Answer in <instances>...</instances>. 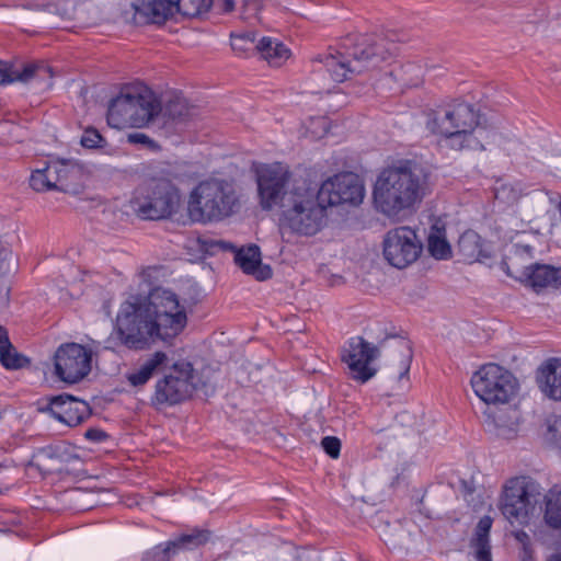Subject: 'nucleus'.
Listing matches in <instances>:
<instances>
[{"label": "nucleus", "mask_w": 561, "mask_h": 561, "mask_svg": "<svg viewBox=\"0 0 561 561\" xmlns=\"http://www.w3.org/2000/svg\"><path fill=\"white\" fill-rule=\"evenodd\" d=\"M0 363L11 370L21 369L30 365V359L19 353L12 345L5 328L0 325Z\"/></svg>", "instance_id": "393cba45"}, {"label": "nucleus", "mask_w": 561, "mask_h": 561, "mask_svg": "<svg viewBox=\"0 0 561 561\" xmlns=\"http://www.w3.org/2000/svg\"><path fill=\"white\" fill-rule=\"evenodd\" d=\"M397 78L407 87H417L423 82L424 69L417 64H407L396 72Z\"/></svg>", "instance_id": "f704fd0d"}, {"label": "nucleus", "mask_w": 561, "mask_h": 561, "mask_svg": "<svg viewBox=\"0 0 561 561\" xmlns=\"http://www.w3.org/2000/svg\"><path fill=\"white\" fill-rule=\"evenodd\" d=\"M380 354L377 346L368 343L362 336L352 337L343 351L342 360L347 365L353 379L366 382L373 378L377 370L370 363Z\"/></svg>", "instance_id": "f3484780"}, {"label": "nucleus", "mask_w": 561, "mask_h": 561, "mask_svg": "<svg viewBox=\"0 0 561 561\" xmlns=\"http://www.w3.org/2000/svg\"><path fill=\"white\" fill-rule=\"evenodd\" d=\"M255 49L262 55V57L272 66H280L288 57L289 49L277 39L272 37H263Z\"/></svg>", "instance_id": "c85d7f7f"}, {"label": "nucleus", "mask_w": 561, "mask_h": 561, "mask_svg": "<svg viewBox=\"0 0 561 561\" xmlns=\"http://www.w3.org/2000/svg\"><path fill=\"white\" fill-rule=\"evenodd\" d=\"M493 519L489 515L481 517L477 524L474 537L472 539V546L476 548L477 561H492L489 539Z\"/></svg>", "instance_id": "bb28decb"}, {"label": "nucleus", "mask_w": 561, "mask_h": 561, "mask_svg": "<svg viewBox=\"0 0 561 561\" xmlns=\"http://www.w3.org/2000/svg\"><path fill=\"white\" fill-rule=\"evenodd\" d=\"M161 104L146 87H128L114 98L107 110V124L116 129L140 128L161 112Z\"/></svg>", "instance_id": "0eeeda50"}, {"label": "nucleus", "mask_w": 561, "mask_h": 561, "mask_svg": "<svg viewBox=\"0 0 561 561\" xmlns=\"http://www.w3.org/2000/svg\"><path fill=\"white\" fill-rule=\"evenodd\" d=\"M172 554L171 549H169V545L164 548H161L160 546L154 547L150 551L146 552V554L142 558V561H169L170 556Z\"/></svg>", "instance_id": "79ce46f5"}, {"label": "nucleus", "mask_w": 561, "mask_h": 561, "mask_svg": "<svg viewBox=\"0 0 561 561\" xmlns=\"http://www.w3.org/2000/svg\"><path fill=\"white\" fill-rule=\"evenodd\" d=\"M51 77L50 69L44 64H9L0 60V85L13 82L27 83L33 79Z\"/></svg>", "instance_id": "aec40b11"}, {"label": "nucleus", "mask_w": 561, "mask_h": 561, "mask_svg": "<svg viewBox=\"0 0 561 561\" xmlns=\"http://www.w3.org/2000/svg\"><path fill=\"white\" fill-rule=\"evenodd\" d=\"M37 457L42 462L51 461L55 470H62L64 465L77 460V455L72 454L71 447L65 443H58L43 447L38 450Z\"/></svg>", "instance_id": "cd10ccee"}, {"label": "nucleus", "mask_w": 561, "mask_h": 561, "mask_svg": "<svg viewBox=\"0 0 561 561\" xmlns=\"http://www.w3.org/2000/svg\"><path fill=\"white\" fill-rule=\"evenodd\" d=\"M423 251V242L416 231L409 226H400L386 232L382 240L385 260L393 267L402 270L414 263Z\"/></svg>", "instance_id": "4468645a"}, {"label": "nucleus", "mask_w": 561, "mask_h": 561, "mask_svg": "<svg viewBox=\"0 0 561 561\" xmlns=\"http://www.w3.org/2000/svg\"><path fill=\"white\" fill-rule=\"evenodd\" d=\"M497 436H501V437H504V438H511L515 435V430L514 428H504L502 426H497Z\"/></svg>", "instance_id": "de8ad7c7"}, {"label": "nucleus", "mask_w": 561, "mask_h": 561, "mask_svg": "<svg viewBox=\"0 0 561 561\" xmlns=\"http://www.w3.org/2000/svg\"><path fill=\"white\" fill-rule=\"evenodd\" d=\"M542 427L545 440L551 445L561 446V415H549Z\"/></svg>", "instance_id": "c9c22d12"}, {"label": "nucleus", "mask_w": 561, "mask_h": 561, "mask_svg": "<svg viewBox=\"0 0 561 561\" xmlns=\"http://www.w3.org/2000/svg\"><path fill=\"white\" fill-rule=\"evenodd\" d=\"M317 124L320 125L323 129V135L328 133V123L324 117L318 118Z\"/></svg>", "instance_id": "8fccbe9b"}, {"label": "nucleus", "mask_w": 561, "mask_h": 561, "mask_svg": "<svg viewBox=\"0 0 561 561\" xmlns=\"http://www.w3.org/2000/svg\"><path fill=\"white\" fill-rule=\"evenodd\" d=\"M536 381L546 397L561 401V359L545 360L537 369Z\"/></svg>", "instance_id": "412c9836"}, {"label": "nucleus", "mask_w": 561, "mask_h": 561, "mask_svg": "<svg viewBox=\"0 0 561 561\" xmlns=\"http://www.w3.org/2000/svg\"><path fill=\"white\" fill-rule=\"evenodd\" d=\"M179 202L178 190L171 180L154 176L138 188L131 204L141 218L157 220L171 216Z\"/></svg>", "instance_id": "1a4fd4ad"}, {"label": "nucleus", "mask_w": 561, "mask_h": 561, "mask_svg": "<svg viewBox=\"0 0 561 561\" xmlns=\"http://www.w3.org/2000/svg\"><path fill=\"white\" fill-rule=\"evenodd\" d=\"M392 53V47L381 36L350 35L337 49L323 56L319 61L334 81L343 82L376 68Z\"/></svg>", "instance_id": "39448f33"}, {"label": "nucleus", "mask_w": 561, "mask_h": 561, "mask_svg": "<svg viewBox=\"0 0 561 561\" xmlns=\"http://www.w3.org/2000/svg\"><path fill=\"white\" fill-rule=\"evenodd\" d=\"M127 141L134 145H142L146 147H153L156 144L144 133H131L127 136Z\"/></svg>", "instance_id": "c03bdc74"}, {"label": "nucleus", "mask_w": 561, "mask_h": 561, "mask_svg": "<svg viewBox=\"0 0 561 561\" xmlns=\"http://www.w3.org/2000/svg\"><path fill=\"white\" fill-rule=\"evenodd\" d=\"M160 173H168V174H170V170L167 167H164L163 169H161Z\"/></svg>", "instance_id": "6e6d98bb"}, {"label": "nucleus", "mask_w": 561, "mask_h": 561, "mask_svg": "<svg viewBox=\"0 0 561 561\" xmlns=\"http://www.w3.org/2000/svg\"><path fill=\"white\" fill-rule=\"evenodd\" d=\"M506 273L530 286L536 291L543 288L558 289L561 287V267L553 265L533 263L525 266L518 274H515L508 266Z\"/></svg>", "instance_id": "6ab92c4d"}, {"label": "nucleus", "mask_w": 561, "mask_h": 561, "mask_svg": "<svg viewBox=\"0 0 561 561\" xmlns=\"http://www.w3.org/2000/svg\"><path fill=\"white\" fill-rule=\"evenodd\" d=\"M193 110L185 99L174 98L167 103L163 115L173 121H184L193 115Z\"/></svg>", "instance_id": "72a5a7b5"}, {"label": "nucleus", "mask_w": 561, "mask_h": 561, "mask_svg": "<svg viewBox=\"0 0 561 561\" xmlns=\"http://www.w3.org/2000/svg\"><path fill=\"white\" fill-rule=\"evenodd\" d=\"M523 190L519 183L497 182L494 186V197L504 205L515 204L522 196Z\"/></svg>", "instance_id": "473e14b6"}, {"label": "nucleus", "mask_w": 561, "mask_h": 561, "mask_svg": "<svg viewBox=\"0 0 561 561\" xmlns=\"http://www.w3.org/2000/svg\"><path fill=\"white\" fill-rule=\"evenodd\" d=\"M44 170L48 175L49 182H51L54 191L62 192L67 190L70 180L77 173L75 164L70 160L49 161L44 167Z\"/></svg>", "instance_id": "b1692460"}, {"label": "nucleus", "mask_w": 561, "mask_h": 561, "mask_svg": "<svg viewBox=\"0 0 561 561\" xmlns=\"http://www.w3.org/2000/svg\"><path fill=\"white\" fill-rule=\"evenodd\" d=\"M169 364L167 353L158 351L148 356L133 373L127 375L128 382L134 387L146 385L153 375L162 371Z\"/></svg>", "instance_id": "4be33fe9"}, {"label": "nucleus", "mask_w": 561, "mask_h": 561, "mask_svg": "<svg viewBox=\"0 0 561 561\" xmlns=\"http://www.w3.org/2000/svg\"><path fill=\"white\" fill-rule=\"evenodd\" d=\"M234 261L245 274L253 275L259 280H265L272 276L270 266H262L261 264V253L257 245L240 249L234 255Z\"/></svg>", "instance_id": "5701e85b"}, {"label": "nucleus", "mask_w": 561, "mask_h": 561, "mask_svg": "<svg viewBox=\"0 0 561 561\" xmlns=\"http://www.w3.org/2000/svg\"><path fill=\"white\" fill-rule=\"evenodd\" d=\"M186 325V309L179 296L170 289L156 287L145 298L121 305L115 329L124 346L141 351L157 341L171 343Z\"/></svg>", "instance_id": "f257e3e1"}, {"label": "nucleus", "mask_w": 561, "mask_h": 561, "mask_svg": "<svg viewBox=\"0 0 561 561\" xmlns=\"http://www.w3.org/2000/svg\"><path fill=\"white\" fill-rule=\"evenodd\" d=\"M547 561H561V551H557V552H553L551 553Z\"/></svg>", "instance_id": "603ef678"}, {"label": "nucleus", "mask_w": 561, "mask_h": 561, "mask_svg": "<svg viewBox=\"0 0 561 561\" xmlns=\"http://www.w3.org/2000/svg\"><path fill=\"white\" fill-rule=\"evenodd\" d=\"M254 37L251 34L231 35V48L238 54L255 49Z\"/></svg>", "instance_id": "ea45409f"}, {"label": "nucleus", "mask_w": 561, "mask_h": 561, "mask_svg": "<svg viewBox=\"0 0 561 561\" xmlns=\"http://www.w3.org/2000/svg\"><path fill=\"white\" fill-rule=\"evenodd\" d=\"M474 393L486 404H505L515 394L517 380L497 364L483 365L471 378Z\"/></svg>", "instance_id": "9d476101"}, {"label": "nucleus", "mask_w": 561, "mask_h": 561, "mask_svg": "<svg viewBox=\"0 0 561 561\" xmlns=\"http://www.w3.org/2000/svg\"><path fill=\"white\" fill-rule=\"evenodd\" d=\"M397 352L400 355L399 365H398V377L402 379L410 371L411 362H412V348L410 343L407 341H399L397 344Z\"/></svg>", "instance_id": "4c0bfd02"}, {"label": "nucleus", "mask_w": 561, "mask_h": 561, "mask_svg": "<svg viewBox=\"0 0 561 561\" xmlns=\"http://www.w3.org/2000/svg\"><path fill=\"white\" fill-rule=\"evenodd\" d=\"M462 485H463V488L466 489V491H467L468 493H471V492H472V489H470V488L467 485V482H465V481H463V482H462Z\"/></svg>", "instance_id": "5fc2aeb1"}, {"label": "nucleus", "mask_w": 561, "mask_h": 561, "mask_svg": "<svg viewBox=\"0 0 561 561\" xmlns=\"http://www.w3.org/2000/svg\"><path fill=\"white\" fill-rule=\"evenodd\" d=\"M427 250L437 260H446L451 255L444 226H438V224L432 226L427 238Z\"/></svg>", "instance_id": "7c9ffc66"}, {"label": "nucleus", "mask_w": 561, "mask_h": 561, "mask_svg": "<svg viewBox=\"0 0 561 561\" xmlns=\"http://www.w3.org/2000/svg\"><path fill=\"white\" fill-rule=\"evenodd\" d=\"M54 365L60 380L77 383L91 371L92 351L78 343L62 344L55 353Z\"/></svg>", "instance_id": "2eb2a0df"}, {"label": "nucleus", "mask_w": 561, "mask_h": 561, "mask_svg": "<svg viewBox=\"0 0 561 561\" xmlns=\"http://www.w3.org/2000/svg\"><path fill=\"white\" fill-rule=\"evenodd\" d=\"M45 411L68 426L81 424L91 414L90 405L85 401L67 393L49 398Z\"/></svg>", "instance_id": "a211bd4d"}, {"label": "nucleus", "mask_w": 561, "mask_h": 561, "mask_svg": "<svg viewBox=\"0 0 561 561\" xmlns=\"http://www.w3.org/2000/svg\"><path fill=\"white\" fill-rule=\"evenodd\" d=\"M13 485V481H5V471L0 470V493L8 491Z\"/></svg>", "instance_id": "49530a36"}, {"label": "nucleus", "mask_w": 561, "mask_h": 561, "mask_svg": "<svg viewBox=\"0 0 561 561\" xmlns=\"http://www.w3.org/2000/svg\"><path fill=\"white\" fill-rule=\"evenodd\" d=\"M234 8V2L233 0H224V5H222V10L225 12H231Z\"/></svg>", "instance_id": "09e8293b"}, {"label": "nucleus", "mask_w": 561, "mask_h": 561, "mask_svg": "<svg viewBox=\"0 0 561 561\" xmlns=\"http://www.w3.org/2000/svg\"><path fill=\"white\" fill-rule=\"evenodd\" d=\"M543 522L552 529H561V488L553 486L543 493Z\"/></svg>", "instance_id": "a878e982"}, {"label": "nucleus", "mask_w": 561, "mask_h": 561, "mask_svg": "<svg viewBox=\"0 0 561 561\" xmlns=\"http://www.w3.org/2000/svg\"><path fill=\"white\" fill-rule=\"evenodd\" d=\"M298 180H309L304 174H291L282 163L265 164L256 172L260 205L265 210L275 206L283 209L284 199Z\"/></svg>", "instance_id": "9b49d317"}, {"label": "nucleus", "mask_w": 561, "mask_h": 561, "mask_svg": "<svg viewBox=\"0 0 561 561\" xmlns=\"http://www.w3.org/2000/svg\"><path fill=\"white\" fill-rule=\"evenodd\" d=\"M213 245L217 247L219 249H226L227 248V244L224 241H216V242H214Z\"/></svg>", "instance_id": "864d4df0"}, {"label": "nucleus", "mask_w": 561, "mask_h": 561, "mask_svg": "<svg viewBox=\"0 0 561 561\" xmlns=\"http://www.w3.org/2000/svg\"><path fill=\"white\" fill-rule=\"evenodd\" d=\"M430 172L413 160H401L377 176L373 198L378 211L394 218L414 209L430 193Z\"/></svg>", "instance_id": "f03ea898"}, {"label": "nucleus", "mask_w": 561, "mask_h": 561, "mask_svg": "<svg viewBox=\"0 0 561 561\" xmlns=\"http://www.w3.org/2000/svg\"><path fill=\"white\" fill-rule=\"evenodd\" d=\"M11 255H12L11 250L0 247V310L7 308L9 306L10 288L7 285L4 275L7 273L5 264Z\"/></svg>", "instance_id": "e433bc0d"}, {"label": "nucleus", "mask_w": 561, "mask_h": 561, "mask_svg": "<svg viewBox=\"0 0 561 561\" xmlns=\"http://www.w3.org/2000/svg\"><path fill=\"white\" fill-rule=\"evenodd\" d=\"M318 191L328 208L341 204L358 205L365 193L359 176L352 172L339 173L329 178L320 186L318 185Z\"/></svg>", "instance_id": "dca6fc26"}, {"label": "nucleus", "mask_w": 561, "mask_h": 561, "mask_svg": "<svg viewBox=\"0 0 561 561\" xmlns=\"http://www.w3.org/2000/svg\"><path fill=\"white\" fill-rule=\"evenodd\" d=\"M194 368L190 362H176L156 383L151 403L157 409L172 407L191 398L195 390Z\"/></svg>", "instance_id": "f8f14e48"}, {"label": "nucleus", "mask_w": 561, "mask_h": 561, "mask_svg": "<svg viewBox=\"0 0 561 561\" xmlns=\"http://www.w3.org/2000/svg\"><path fill=\"white\" fill-rule=\"evenodd\" d=\"M426 128L442 136L446 148L456 151H483L492 136L480 126L478 111L467 102H455L431 111Z\"/></svg>", "instance_id": "7ed1b4c3"}, {"label": "nucleus", "mask_w": 561, "mask_h": 561, "mask_svg": "<svg viewBox=\"0 0 561 561\" xmlns=\"http://www.w3.org/2000/svg\"><path fill=\"white\" fill-rule=\"evenodd\" d=\"M85 437L94 442H101L106 437V434L103 431L90 428L85 432Z\"/></svg>", "instance_id": "a18cd8bd"}, {"label": "nucleus", "mask_w": 561, "mask_h": 561, "mask_svg": "<svg viewBox=\"0 0 561 561\" xmlns=\"http://www.w3.org/2000/svg\"><path fill=\"white\" fill-rule=\"evenodd\" d=\"M233 186L219 179L202 181L193 188L187 203L188 217L194 222H213L231 216L238 206Z\"/></svg>", "instance_id": "423d86ee"}, {"label": "nucleus", "mask_w": 561, "mask_h": 561, "mask_svg": "<svg viewBox=\"0 0 561 561\" xmlns=\"http://www.w3.org/2000/svg\"><path fill=\"white\" fill-rule=\"evenodd\" d=\"M210 538V531L207 529H192L188 533L180 535L174 540L168 542L172 554L179 550H192L205 545Z\"/></svg>", "instance_id": "c756f323"}, {"label": "nucleus", "mask_w": 561, "mask_h": 561, "mask_svg": "<svg viewBox=\"0 0 561 561\" xmlns=\"http://www.w3.org/2000/svg\"><path fill=\"white\" fill-rule=\"evenodd\" d=\"M458 250L466 261L478 260L481 255L479 234L471 230L463 232L458 241Z\"/></svg>", "instance_id": "2f4dec72"}, {"label": "nucleus", "mask_w": 561, "mask_h": 561, "mask_svg": "<svg viewBox=\"0 0 561 561\" xmlns=\"http://www.w3.org/2000/svg\"><path fill=\"white\" fill-rule=\"evenodd\" d=\"M542 495L543 490L538 482L528 477H515L504 483L499 508L512 525L524 526L541 503Z\"/></svg>", "instance_id": "6e6552de"}, {"label": "nucleus", "mask_w": 561, "mask_h": 561, "mask_svg": "<svg viewBox=\"0 0 561 561\" xmlns=\"http://www.w3.org/2000/svg\"><path fill=\"white\" fill-rule=\"evenodd\" d=\"M515 538H516L517 540H519V541L524 542L525 540H527V539H528V535H527L525 531L519 530V531H517V533L515 534Z\"/></svg>", "instance_id": "3c124183"}, {"label": "nucleus", "mask_w": 561, "mask_h": 561, "mask_svg": "<svg viewBox=\"0 0 561 561\" xmlns=\"http://www.w3.org/2000/svg\"><path fill=\"white\" fill-rule=\"evenodd\" d=\"M213 0H142L133 4L136 23L161 24L175 13L187 18H196L207 12Z\"/></svg>", "instance_id": "ddd939ff"}, {"label": "nucleus", "mask_w": 561, "mask_h": 561, "mask_svg": "<svg viewBox=\"0 0 561 561\" xmlns=\"http://www.w3.org/2000/svg\"><path fill=\"white\" fill-rule=\"evenodd\" d=\"M30 185L36 192L54 191L51 182H49L48 175L44 168L32 172L30 178Z\"/></svg>", "instance_id": "58836bf2"}, {"label": "nucleus", "mask_w": 561, "mask_h": 561, "mask_svg": "<svg viewBox=\"0 0 561 561\" xmlns=\"http://www.w3.org/2000/svg\"><path fill=\"white\" fill-rule=\"evenodd\" d=\"M103 141V137L94 128H87L81 137V145L90 149L102 147Z\"/></svg>", "instance_id": "a19ab883"}, {"label": "nucleus", "mask_w": 561, "mask_h": 561, "mask_svg": "<svg viewBox=\"0 0 561 561\" xmlns=\"http://www.w3.org/2000/svg\"><path fill=\"white\" fill-rule=\"evenodd\" d=\"M321 446L323 447L324 451L332 458H337L341 450V442L337 437L334 436H325L322 442Z\"/></svg>", "instance_id": "37998d69"}, {"label": "nucleus", "mask_w": 561, "mask_h": 561, "mask_svg": "<svg viewBox=\"0 0 561 561\" xmlns=\"http://www.w3.org/2000/svg\"><path fill=\"white\" fill-rule=\"evenodd\" d=\"M329 222L328 207L318 191V184L298 180L284 199L279 215V230L283 234L314 237Z\"/></svg>", "instance_id": "20e7f679"}]
</instances>
